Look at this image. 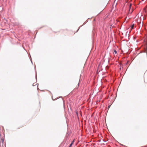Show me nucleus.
<instances>
[{
	"label": "nucleus",
	"instance_id": "nucleus-1",
	"mask_svg": "<svg viewBox=\"0 0 147 147\" xmlns=\"http://www.w3.org/2000/svg\"><path fill=\"white\" fill-rule=\"evenodd\" d=\"M134 26V24H133L131 26V29H133Z\"/></svg>",
	"mask_w": 147,
	"mask_h": 147
},
{
	"label": "nucleus",
	"instance_id": "nucleus-2",
	"mask_svg": "<svg viewBox=\"0 0 147 147\" xmlns=\"http://www.w3.org/2000/svg\"><path fill=\"white\" fill-rule=\"evenodd\" d=\"M114 53H115V54H116L117 53V52L116 50L114 51Z\"/></svg>",
	"mask_w": 147,
	"mask_h": 147
},
{
	"label": "nucleus",
	"instance_id": "nucleus-3",
	"mask_svg": "<svg viewBox=\"0 0 147 147\" xmlns=\"http://www.w3.org/2000/svg\"><path fill=\"white\" fill-rule=\"evenodd\" d=\"M131 4H130L129 5V9H130L131 8Z\"/></svg>",
	"mask_w": 147,
	"mask_h": 147
},
{
	"label": "nucleus",
	"instance_id": "nucleus-4",
	"mask_svg": "<svg viewBox=\"0 0 147 147\" xmlns=\"http://www.w3.org/2000/svg\"><path fill=\"white\" fill-rule=\"evenodd\" d=\"M72 143H71V144L70 145L69 147H70L72 146Z\"/></svg>",
	"mask_w": 147,
	"mask_h": 147
},
{
	"label": "nucleus",
	"instance_id": "nucleus-5",
	"mask_svg": "<svg viewBox=\"0 0 147 147\" xmlns=\"http://www.w3.org/2000/svg\"><path fill=\"white\" fill-rule=\"evenodd\" d=\"M2 142H3V139L2 140Z\"/></svg>",
	"mask_w": 147,
	"mask_h": 147
},
{
	"label": "nucleus",
	"instance_id": "nucleus-6",
	"mask_svg": "<svg viewBox=\"0 0 147 147\" xmlns=\"http://www.w3.org/2000/svg\"><path fill=\"white\" fill-rule=\"evenodd\" d=\"M110 107V106H108V107L109 108Z\"/></svg>",
	"mask_w": 147,
	"mask_h": 147
}]
</instances>
